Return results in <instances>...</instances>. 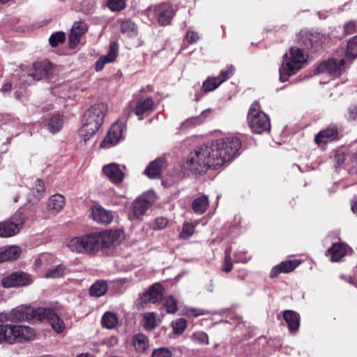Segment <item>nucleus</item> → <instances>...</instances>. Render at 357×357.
Listing matches in <instances>:
<instances>
[{
  "mask_svg": "<svg viewBox=\"0 0 357 357\" xmlns=\"http://www.w3.org/2000/svg\"><path fill=\"white\" fill-rule=\"evenodd\" d=\"M241 146V141L236 137H228L211 144L203 145L190 154L186 167L196 174L209 168H218L231 160Z\"/></svg>",
  "mask_w": 357,
  "mask_h": 357,
  "instance_id": "nucleus-1",
  "label": "nucleus"
},
{
  "mask_svg": "<svg viewBox=\"0 0 357 357\" xmlns=\"http://www.w3.org/2000/svg\"><path fill=\"white\" fill-rule=\"evenodd\" d=\"M300 35L299 43L303 49L293 47L289 50V56L287 54L284 55V61L280 68V79L282 82L287 81L289 76L296 74L302 68L303 63L307 62L308 56L304 52V50H308L315 46L312 33H304Z\"/></svg>",
  "mask_w": 357,
  "mask_h": 357,
  "instance_id": "nucleus-2",
  "label": "nucleus"
},
{
  "mask_svg": "<svg viewBox=\"0 0 357 357\" xmlns=\"http://www.w3.org/2000/svg\"><path fill=\"white\" fill-rule=\"evenodd\" d=\"M13 314L15 318L20 321H47L57 333H62L66 328L63 321L51 308L38 307L34 309L31 307H25L15 310Z\"/></svg>",
  "mask_w": 357,
  "mask_h": 357,
  "instance_id": "nucleus-3",
  "label": "nucleus"
},
{
  "mask_svg": "<svg viewBox=\"0 0 357 357\" xmlns=\"http://www.w3.org/2000/svg\"><path fill=\"white\" fill-rule=\"evenodd\" d=\"M107 105L101 102L91 106L85 112L82 126L79 131L80 137L86 141L93 137L103 123Z\"/></svg>",
  "mask_w": 357,
  "mask_h": 357,
  "instance_id": "nucleus-4",
  "label": "nucleus"
},
{
  "mask_svg": "<svg viewBox=\"0 0 357 357\" xmlns=\"http://www.w3.org/2000/svg\"><path fill=\"white\" fill-rule=\"evenodd\" d=\"M257 102L253 103L248 112V122L252 130L257 134L269 132L271 123L268 116L259 110Z\"/></svg>",
  "mask_w": 357,
  "mask_h": 357,
  "instance_id": "nucleus-5",
  "label": "nucleus"
},
{
  "mask_svg": "<svg viewBox=\"0 0 357 357\" xmlns=\"http://www.w3.org/2000/svg\"><path fill=\"white\" fill-rule=\"evenodd\" d=\"M94 246L92 234L73 238L67 243L70 251L82 254L96 252Z\"/></svg>",
  "mask_w": 357,
  "mask_h": 357,
  "instance_id": "nucleus-6",
  "label": "nucleus"
},
{
  "mask_svg": "<svg viewBox=\"0 0 357 357\" xmlns=\"http://www.w3.org/2000/svg\"><path fill=\"white\" fill-rule=\"evenodd\" d=\"M345 59H330L323 61L318 67L319 73H328L334 77L342 75L345 70Z\"/></svg>",
  "mask_w": 357,
  "mask_h": 357,
  "instance_id": "nucleus-7",
  "label": "nucleus"
},
{
  "mask_svg": "<svg viewBox=\"0 0 357 357\" xmlns=\"http://www.w3.org/2000/svg\"><path fill=\"white\" fill-rule=\"evenodd\" d=\"M10 344L31 341L36 337L35 331L29 326L10 324Z\"/></svg>",
  "mask_w": 357,
  "mask_h": 357,
  "instance_id": "nucleus-8",
  "label": "nucleus"
},
{
  "mask_svg": "<svg viewBox=\"0 0 357 357\" xmlns=\"http://www.w3.org/2000/svg\"><path fill=\"white\" fill-rule=\"evenodd\" d=\"M153 200H151L148 196H141L135 199L131 206L129 213V219L131 220L141 219L146 211L152 205Z\"/></svg>",
  "mask_w": 357,
  "mask_h": 357,
  "instance_id": "nucleus-9",
  "label": "nucleus"
},
{
  "mask_svg": "<svg viewBox=\"0 0 357 357\" xmlns=\"http://www.w3.org/2000/svg\"><path fill=\"white\" fill-rule=\"evenodd\" d=\"M92 236L94 240L95 251L109 247L119 237L116 231L111 230L92 233Z\"/></svg>",
  "mask_w": 357,
  "mask_h": 357,
  "instance_id": "nucleus-10",
  "label": "nucleus"
},
{
  "mask_svg": "<svg viewBox=\"0 0 357 357\" xmlns=\"http://www.w3.org/2000/svg\"><path fill=\"white\" fill-rule=\"evenodd\" d=\"M31 283L30 276L22 272L13 273L3 278L2 285L6 288L23 287Z\"/></svg>",
  "mask_w": 357,
  "mask_h": 357,
  "instance_id": "nucleus-11",
  "label": "nucleus"
},
{
  "mask_svg": "<svg viewBox=\"0 0 357 357\" xmlns=\"http://www.w3.org/2000/svg\"><path fill=\"white\" fill-rule=\"evenodd\" d=\"M23 222L21 220L3 221L0 222V237L13 236L20 231Z\"/></svg>",
  "mask_w": 357,
  "mask_h": 357,
  "instance_id": "nucleus-12",
  "label": "nucleus"
},
{
  "mask_svg": "<svg viewBox=\"0 0 357 357\" xmlns=\"http://www.w3.org/2000/svg\"><path fill=\"white\" fill-rule=\"evenodd\" d=\"M122 135L121 126L118 123H113L107 135L100 144L102 148H109L115 145Z\"/></svg>",
  "mask_w": 357,
  "mask_h": 357,
  "instance_id": "nucleus-13",
  "label": "nucleus"
},
{
  "mask_svg": "<svg viewBox=\"0 0 357 357\" xmlns=\"http://www.w3.org/2000/svg\"><path fill=\"white\" fill-rule=\"evenodd\" d=\"M155 14L160 25H168L174 16V10L172 6L161 4L155 6Z\"/></svg>",
  "mask_w": 357,
  "mask_h": 357,
  "instance_id": "nucleus-14",
  "label": "nucleus"
},
{
  "mask_svg": "<svg viewBox=\"0 0 357 357\" xmlns=\"http://www.w3.org/2000/svg\"><path fill=\"white\" fill-rule=\"evenodd\" d=\"M52 64L49 61L36 63L33 66V72L31 74L35 80L48 78L52 73Z\"/></svg>",
  "mask_w": 357,
  "mask_h": 357,
  "instance_id": "nucleus-15",
  "label": "nucleus"
},
{
  "mask_svg": "<svg viewBox=\"0 0 357 357\" xmlns=\"http://www.w3.org/2000/svg\"><path fill=\"white\" fill-rule=\"evenodd\" d=\"M87 26L84 22H75L70 30L69 43L71 47H75L79 43L81 37L86 32Z\"/></svg>",
  "mask_w": 357,
  "mask_h": 357,
  "instance_id": "nucleus-16",
  "label": "nucleus"
},
{
  "mask_svg": "<svg viewBox=\"0 0 357 357\" xmlns=\"http://www.w3.org/2000/svg\"><path fill=\"white\" fill-rule=\"evenodd\" d=\"M165 167V160L161 158H157L147 166L144 170V174L151 179L160 178L161 172Z\"/></svg>",
  "mask_w": 357,
  "mask_h": 357,
  "instance_id": "nucleus-17",
  "label": "nucleus"
},
{
  "mask_svg": "<svg viewBox=\"0 0 357 357\" xmlns=\"http://www.w3.org/2000/svg\"><path fill=\"white\" fill-rule=\"evenodd\" d=\"M338 130L335 126H329L325 130L319 132L314 138V142L317 144H326L332 142L338 138Z\"/></svg>",
  "mask_w": 357,
  "mask_h": 357,
  "instance_id": "nucleus-18",
  "label": "nucleus"
},
{
  "mask_svg": "<svg viewBox=\"0 0 357 357\" xmlns=\"http://www.w3.org/2000/svg\"><path fill=\"white\" fill-rule=\"evenodd\" d=\"M119 46L115 42L109 45V52L107 55L101 56L96 63V70L100 71L103 69L105 65L113 62L118 55Z\"/></svg>",
  "mask_w": 357,
  "mask_h": 357,
  "instance_id": "nucleus-19",
  "label": "nucleus"
},
{
  "mask_svg": "<svg viewBox=\"0 0 357 357\" xmlns=\"http://www.w3.org/2000/svg\"><path fill=\"white\" fill-rule=\"evenodd\" d=\"M163 288L162 285L155 283L153 284L148 291L144 293L142 301L144 303H155L159 301L162 296Z\"/></svg>",
  "mask_w": 357,
  "mask_h": 357,
  "instance_id": "nucleus-20",
  "label": "nucleus"
},
{
  "mask_svg": "<svg viewBox=\"0 0 357 357\" xmlns=\"http://www.w3.org/2000/svg\"><path fill=\"white\" fill-rule=\"evenodd\" d=\"M102 172L114 183H120L123 180L124 174L120 169L119 166L115 163L104 166Z\"/></svg>",
  "mask_w": 357,
  "mask_h": 357,
  "instance_id": "nucleus-21",
  "label": "nucleus"
},
{
  "mask_svg": "<svg viewBox=\"0 0 357 357\" xmlns=\"http://www.w3.org/2000/svg\"><path fill=\"white\" fill-rule=\"evenodd\" d=\"M22 250L17 245L0 248V263L17 259L21 255Z\"/></svg>",
  "mask_w": 357,
  "mask_h": 357,
  "instance_id": "nucleus-22",
  "label": "nucleus"
},
{
  "mask_svg": "<svg viewBox=\"0 0 357 357\" xmlns=\"http://www.w3.org/2000/svg\"><path fill=\"white\" fill-rule=\"evenodd\" d=\"M92 215L94 220L102 224L108 225L111 223L113 220V215L112 212L107 211L100 206L93 208Z\"/></svg>",
  "mask_w": 357,
  "mask_h": 357,
  "instance_id": "nucleus-23",
  "label": "nucleus"
},
{
  "mask_svg": "<svg viewBox=\"0 0 357 357\" xmlns=\"http://www.w3.org/2000/svg\"><path fill=\"white\" fill-rule=\"evenodd\" d=\"M283 318L287 322L290 333H295L300 327V316L293 310H284Z\"/></svg>",
  "mask_w": 357,
  "mask_h": 357,
  "instance_id": "nucleus-24",
  "label": "nucleus"
},
{
  "mask_svg": "<svg viewBox=\"0 0 357 357\" xmlns=\"http://www.w3.org/2000/svg\"><path fill=\"white\" fill-rule=\"evenodd\" d=\"M299 264L300 263L296 260L282 261L272 268L270 276L274 278L281 273H289L294 271Z\"/></svg>",
  "mask_w": 357,
  "mask_h": 357,
  "instance_id": "nucleus-25",
  "label": "nucleus"
},
{
  "mask_svg": "<svg viewBox=\"0 0 357 357\" xmlns=\"http://www.w3.org/2000/svg\"><path fill=\"white\" fill-rule=\"evenodd\" d=\"M65 205L64 197L59 194L52 196L47 202V208L52 213L60 212Z\"/></svg>",
  "mask_w": 357,
  "mask_h": 357,
  "instance_id": "nucleus-26",
  "label": "nucleus"
},
{
  "mask_svg": "<svg viewBox=\"0 0 357 357\" xmlns=\"http://www.w3.org/2000/svg\"><path fill=\"white\" fill-rule=\"evenodd\" d=\"M153 106V100L151 98L139 100L134 109L135 114L138 116L139 120L143 119L142 115L146 112L151 111Z\"/></svg>",
  "mask_w": 357,
  "mask_h": 357,
  "instance_id": "nucleus-27",
  "label": "nucleus"
},
{
  "mask_svg": "<svg viewBox=\"0 0 357 357\" xmlns=\"http://www.w3.org/2000/svg\"><path fill=\"white\" fill-rule=\"evenodd\" d=\"M347 253L345 245L342 243H334L327 251L326 255L331 256L332 261H340Z\"/></svg>",
  "mask_w": 357,
  "mask_h": 357,
  "instance_id": "nucleus-28",
  "label": "nucleus"
},
{
  "mask_svg": "<svg viewBox=\"0 0 357 357\" xmlns=\"http://www.w3.org/2000/svg\"><path fill=\"white\" fill-rule=\"evenodd\" d=\"M208 204L209 201L208 197L206 195H202L196 198L193 201L192 204V208L195 213L201 215L206 211Z\"/></svg>",
  "mask_w": 357,
  "mask_h": 357,
  "instance_id": "nucleus-29",
  "label": "nucleus"
},
{
  "mask_svg": "<svg viewBox=\"0 0 357 357\" xmlns=\"http://www.w3.org/2000/svg\"><path fill=\"white\" fill-rule=\"evenodd\" d=\"M107 283L104 280H98L92 284L89 289V294L91 296L100 297L107 291Z\"/></svg>",
  "mask_w": 357,
  "mask_h": 357,
  "instance_id": "nucleus-30",
  "label": "nucleus"
},
{
  "mask_svg": "<svg viewBox=\"0 0 357 357\" xmlns=\"http://www.w3.org/2000/svg\"><path fill=\"white\" fill-rule=\"evenodd\" d=\"M134 346L139 352H144L149 347V339L143 334H137L133 339Z\"/></svg>",
  "mask_w": 357,
  "mask_h": 357,
  "instance_id": "nucleus-31",
  "label": "nucleus"
},
{
  "mask_svg": "<svg viewBox=\"0 0 357 357\" xmlns=\"http://www.w3.org/2000/svg\"><path fill=\"white\" fill-rule=\"evenodd\" d=\"M63 123V121L61 116L59 114L54 115L48 123V129L50 132L55 134L61 130Z\"/></svg>",
  "mask_w": 357,
  "mask_h": 357,
  "instance_id": "nucleus-32",
  "label": "nucleus"
},
{
  "mask_svg": "<svg viewBox=\"0 0 357 357\" xmlns=\"http://www.w3.org/2000/svg\"><path fill=\"white\" fill-rule=\"evenodd\" d=\"M66 269L65 266L62 264L58 265L56 267L48 269L45 274V277L52 279L63 277L65 274Z\"/></svg>",
  "mask_w": 357,
  "mask_h": 357,
  "instance_id": "nucleus-33",
  "label": "nucleus"
},
{
  "mask_svg": "<svg viewBox=\"0 0 357 357\" xmlns=\"http://www.w3.org/2000/svg\"><path fill=\"white\" fill-rule=\"evenodd\" d=\"M102 324L107 328H113L118 324V318L112 312H105L102 317Z\"/></svg>",
  "mask_w": 357,
  "mask_h": 357,
  "instance_id": "nucleus-34",
  "label": "nucleus"
},
{
  "mask_svg": "<svg viewBox=\"0 0 357 357\" xmlns=\"http://www.w3.org/2000/svg\"><path fill=\"white\" fill-rule=\"evenodd\" d=\"M346 57L347 59L351 60L357 57V36H354L349 41L346 52Z\"/></svg>",
  "mask_w": 357,
  "mask_h": 357,
  "instance_id": "nucleus-35",
  "label": "nucleus"
},
{
  "mask_svg": "<svg viewBox=\"0 0 357 357\" xmlns=\"http://www.w3.org/2000/svg\"><path fill=\"white\" fill-rule=\"evenodd\" d=\"M144 327L147 331L153 330L156 326V314L154 312H147L143 316Z\"/></svg>",
  "mask_w": 357,
  "mask_h": 357,
  "instance_id": "nucleus-36",
  "label": "nucleus"
},
{
  "mask_svg": "<svg viewBox=\"0 0 357 357\" xmlns=\"http://www.w3.org/2000/svg\"><path fill=\"white\" fill-rule=\"evenodd\" d=\"M221 84V81H220L218 77H208L206 81L204 82L202 89L204 92L212 91L217 89Z\"/></svg>",
  "mask_w": 357,
  "mask_h": 357,
  "instance_id": "nucleus-37",
  "label": "nucleus"
},
{
  "mask_svg": "<svg viewBox=\"0 0 357 357\" xmlns=\"http://www.w3.org/2000/svg\"><path fill=\"white\" fill-rule=\"evenodd\" d=\"M31 191L37 201L40 199L45 192L44 182L40 179H37L35 182L34 186L31 189Z\"/></svg>",
  "mask_w": 357,
  "mask_h": 357,
  "instance_id": "nucleus-38",
  "label": "nucleus"
},
{
  "mask_svg": "<svg viewBox=\"0 0 357 357\" xmlns=\"http://www.w3.org/2000/svg\"><path fill=\"white\" fill-rule=\"evenodd\" d=\"M10 324H0V343H10Z\"/></svg>",
  "mask_w": 357,
  "mask_h": 357,
  "instance_id": "nucleus-39",
  "label": "nucleus"
},
{
  "mask_svg": "<svg viewBox=\"0 0 357 357\" xmlns=\"http://www.w3.org/2000/svg\"><path fill=\"white\" fill-rule=\"evenodd\" d=\"M195 232V227L192 223L185 222L183 225L181 231L180 232L179 236L183 239H188Z\"/></svg>",
  "mask_w": 357,
  "mask_h": 357,
  "instance_id": "nucleus-40",
  "label": "nucleus"
},
{
  "mask_svg": "<svg viewBox=\"0 0 357 357\" xmlns=\"http://www.w3.org/2000/svg\"><path fill=\"white\" fill-rule=\"evenodd\" d=\"M65 40V33L62 31H58L52 34L49 38V42L52 47H56L59 44L63 43Z\"/></svg>",
  "mask_w": 357,
  "mask_h": 357,
  "instance_id": "nucleus-41",
  "label": "nucleus"
},
{
  "mask_svg": "<svg viewBox=\"0 0 357 357\" xmlns=\"http://www.w3.org/2000/svg\"><path fill=\"white\" fill-rule=\"evenodd\" d=\"M107 6L112 11H120L126 7V0H109Z\"/></svg>",
  "mask_w": 357,
  "mask_h": 357,
  "instance_id": "nucleus-42",
  "label": "nucleus"
},
{
  "mask_svg": "<svg viewBox=\"0 0 357 357\" xmlns=\"http://www.w3.org/2000/svg\"><path fill=\"white\" fill-rule=\"evenodd\" d=\"M164 305H165L168 313H175L177 311V302L172 296L167 297Z\"/></svg>",
  "mask_w": 357,
  "mask_h": 357,
  "instance_id": "nucleus-43",
  "label": "nucleus"
},
{
  "mask_svg": "<svg viewBox=\"0 0 357 357\" xmlns=\"http://www.w3.org/2000/svg\"><path fill=\"white\" fill-rule=\"evenodd\" d=\"M168 224V220L167 218L163 217H159L154 220V221L151 223V227L154 230H160L165 229Z\"/></svg>",
  "mask_w": 357,
  "mask_h": 357,
  "instance_id": "nucleus-44",
  "label": "nucleus"
},
{
  "mask_svg": "<svg viewBox=\"0 0 357 357\" xmlns=\"http://www.w3.org/2000/svg\"><path fill=\"white\" fill-rule=\"evenodd\" d=\"M230 252L231 250L229 248H227L225 250V261L222 266L223 271H225L227 273H229L233 268V264L231 263Z\"/></svg>",
  "mask_w": 357,
  "mask_h": 357,
  "instance_id": "nucleus-45",
  "label": "nucleus"
},
{
  "mask_svg": "<svg viewBox=\"0 0 357 357\" xmlns=\"http://www.w3.org/2000/svg\"><path fill=\"white\" fill-rule=\"evenodd\" d=\"M173 331L176 334H181L186 328V321L183 319H179L172 323Z\"/></svg>",
  "mask_w": 357,
  "mask_h": 357,
  "instance_id": "nucleus-46",
  "label": "nucleus"
},
{
  "mask_svg": "<svg viewBox=\"0 0 357 357\" xmlns=\"http://www.w3.org/2000/svg\"><path fill=\"white\" fill-rule=\"evenodd\" d=\"M344 32L346 35H351L357 31V23L349 21L344 24Z\"/></svg>",
  "mask_w": 357,
  "mask_h": 357,
  "instance_id": "nucleus-47",
  "label": "nucleus"
},
{
  "mask_svg": "<svg viewBox=\"0 0 357 357\" xmlns=\"http://www.w3.org/2000/svg\"><path fill=\"white\" fill-rule=\"evenodd\" d=\"M152 357H172V351L165 347L159 348L153 351Z\"/></svg>",
  "mask_w": 357,
  "mask_h": 357,
  "instance_id": "nucleus-48",
  "label": "nucleus"
},
{
  "mask_svg": "<svg viewBox=\"0 0 357 357\" xmlns=\"http://www.w3.org/2000/svg\"><path fill=\"white\" fill-rule=\"evenodd\" d=\"M234 72V68L233 66H231L226 70L221 71L220 75L218 77L221 81V83L224 82L227 79H229L233 75Z\"/></svg>",
  "mask_w": 357,
  "mask_h": 357,
  "instance_id": "nucleus-49",
  "label": "nucleus"
},
{
  "mask_svg": "<svg viewBox=\"0 0 357 357\" xmlns=\"http://www.w3.org/2000/svg\"><path fill=\"white\" fill-rule=\"evenodd\" d=\"M121 31L123 33H135L136 29L135 24L132 23L130 21L123 22L121 25Z\"/></svg>",
  "mask_w": 357,
  "mask_h": 357,
  "instance_id": "nucleus-50",
  "label": "nucleus"
},
{
  "mask_svg": "<svg viewBox=\"0 0 357 357\" xmlns=\"http://www.w3.org/2000/svg\"><path fill=\"white\" fill-rule=\"evenodd\" d=\"M185 38L188 43L192 44L198 41L199 36L197 33L189 31L186 34Z\"/></svg>",
  "mask_w": 357,
  "mask_h": 357,
  "instance_id": "nucleus-51",
  "label": "nucleus"
},
{
  "mask_svg": "<svg viewBox=\"0 0 357 357\" xmlns=\"http://www.w3.org/2000/svg\"><path fill=\"white\" fill-rule=\"evenodd\" d=\"M357 117V105H352L348 109L347 118L349 121L355 120Z\"/></svg>",
  "mask_w": 357,
  "mask_h": 357,
  "instance_id": "nucleus-52",
  "label": "nucleus"
},
{
  "mask_svg": "<svg viewBox=\"0 0 357 357\" xmlns=\"http://www.w3.org/2000/svg\"><path fill=\"white\" fill-rule=\"evenodd\" d=\"M195 339L202 344H208V337L205 333L194 334Z\"/></svg>",
  "mask_w": 357,
  "mask_h": 357,
  "instance_id": "nucleus-53",
  "label": "nucleus"
},
{
  "mask_svg": "<svg viewBox=\"0 0 357 357\" xmlns=\"http://www.w3.org/2000/svg\"><path fill=\"white\" fill-rule=\"evenodd\" d=\"M250 259L247 256V253L243 252H238L235 254V260L238 263H246Z\"/></svg>",
  "mask_w": 357,
  "mask_h": 357,
  "instance_id": "nucleus-54",
  "label": "nucleus"
},
{
  "mask_svg": "<svg viewBox=\"0 0 357 357\" xmlns=\"http://www.w3.org/2000/svg\"><path fill=\"white\" fill-rule=\"evenodd\" d=\"M346 160V155L344 153H338L335 156V167H337L342 165Z\"/></svg>",
  "mask_w": 357,
  "mask_h": 357,
  "instance_id": "nucleus-55",
  "label": "nucleus"
},
{
  "mask_svg": "<svg viewBox=\"0 0 357 357\" xmlns=\"http://www.w3.org/2000/svg\"><path fill=\"white\" fill-rule=\"evenodd\" d=\"M188 314L191 317H197L204 314V310L201 309L190 308L188 310Z\"/></svg>",
  "mask_w": 357,
  "mask_h": 357,
  "instance_id": "nucleus-56",
  "label": "nucleus"
},
{
  "mask_svg": "<svg viewBox=\"0 0 357 357\" xmlns=\"http://www.w3.org/2000/svg\"><path fill=\"white\" fill-rule=\"evenodd\" d=\"M351 208L353 213H357V195L354 197L351 201Z\"/></svg>",
  "mask_w": 357,
  "mask_h": 357,
  "instance_id": "nucleus-57",
  "label": "nucleus"
},
{
  "mask_svg": "<svg viewBox=\"0 0 357 357\" xmlns=\"http://www.w3.org/2000/svg\"><path fill=\"white\" fill-rule=\"evenodd\" d=\"M11 89H12L11 84L8 82L2 86V88L1 89V91L3 93L10 92L11 91Z\"/></svg>",
  "mask_w": 357,
  "mask_h": 357,
  "instance_id": "nucleus-58",
  "label": "nucleus"
},
{
  "mask_svg": "<svg viewBox=\"0 0 357 357\" xmlns=\"http://www.w3.org/2000/svg\"><path fill=\"white\" fill-rule=\"evenodd\" d=\"M14 96L16 99H20L22 96V93L20 91H15L14 93Z\"/></svg>",
  "mask_w": 357,
  "mask_h": 357,
  "instance_id": "nucleus-59",
  "label": "nucleus"
},
{
  "mask_svg": "<svg viewBox=\"0 0 357 357\" xmlns=\"http://www.w3.org/2000/svg\"><path fill=\"white\" fill-rule=\"evenodd\" d=\"M77 357H92V356L87 355V354H80V355L77 356Z\"/></svg>",
  "mask_w": 357,
  "mask_h": 357,
  "instance_id": "nucleus-60",
  "label": "nucleus"
},
{
  "mask_svg": "<svg viewBox=\"0 0 357 357\" xmlns=\"http://www.w3.org/2000/svg\"><path fill=\"white\" fill-rule=\"evenodd\" d=\"M10 0H0V2L2 3H7L8 1H9Z\"/></svg>",
  "mask_w": 357,
  "mask_h": 357,
  "instance_id": "nucleus-61",
  "label": "nucleus"
},
{
  "mask_svg": "<svg viewBox=\"0 0 357 357\" xmlns=\"http://www.w3.org/2000/svg\"><path fill=\"white\" fill-rule=\"evenodd\" d=\"M356 156H357V153H356Z\"/></svg>",
  "mask_w": 357,
  "mask_h": 357,
  "instance_id": "nucleus-62",
  "label": "nucleus"
}]
</instances>
